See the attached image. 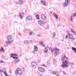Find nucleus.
Returning a JSON list of instances; mask_svg holds the SVG:
<instances>
[{"label": "nucleus", "instance_id": "f257e3e1", "mask_svg": "<svg viewBox=\"0 0 76 76\" xmlns=\"http://www.w3.org/2000/svg\"><path fill=\"white\" fill-rule=\"evenodd\" d=\"M13 37L11 35H9L7 36V41L6 42V44L7 45V44H10L13 42Z\"/></svg>", "mask_w": 76, "mask_h": 76}, {"label": "nucleus", "instance_id": "f03ea898", "mask_svg": "<svg viewBox=\"0 0 76 76\" xmlns=\"http://www.w3.org/2000/svg\"><path fill=\"white\" fill-rule=\"evenodd\" d=\"M49 50L52 52V53H54L55 56H57L59 54V50L57 48H54L53 50L52 48L50 47Z\"/></svg>", "mask_w": 76, "mask_h": 76}, {"label": "nucleus", "instance_id": "7ed1b4c3", "mask_svg": "<svg viewBox=\"0 0 76 76\" xmlns=\"http://www.w3.org/2000/svg\"><path fill=\"white\" fill-rule=\"evenodd\" d=\"M70 3V0H66L64 3L63 4V6L64 7L68 6Z\"/></svg>", "mask_w": 76, "mask_h": 76}, {"label": "nucleus", "instance_id": "20e7f679", "mask_svg": "<svg viewBox=\"0 0 76 76\" xmlns=\"http://www.w3.org/2000/svg\"><path fill=\"white\" fill-rule=\"evenodd\" d=\"M15 75H18L19 74V75H22V72L20 69L17 68L16 70L15 71Z\"/></svg>", "mask_w": 76, "mask_h": 76}, {"label": "nucleus", "instance_id": "39448f33", "mask_svg": "<svg viewBox=\"0 0 76 76\" xmlns=\"http://www.w3.org/2000/svg\"><path fill=\"white\" fill-rule=\"evenodd\" d=\"M38 23L41 26H43L45 24V21L40 20L38 21Z\"/></svg>", "mask_w": 76, "mask_h": 76}, {"label": "nucleus", "instance_id": "423d86ee", "mask_svg": "<svg viewBox=\"0 0 76 76\" xmlns=\"http://www.w3.org/2000/svg\"><path fill=\"white\" fill-rule=\"evenodd\" d=\"M68 63V61L67 60H65L62 63L63 64L61 65V66H62V67H67Z\"/></svg>", "mask_w": 76, "mask_h": 76}, {"label": "nucleus", "instance_id": "0eeeda50", "mask_svg": "<svg viewBox=\"0 0 76 76\" xmlns=\"http://www.w3.org/2000/svg\"><path fill=\"white\" fill-rule=\"evenodd\" d=\"M38 70L41 73H43L45 72V69L42 67H39L38 68Z\"/></svg>", "mask_w": 76, "mask_h": 76}, {"label": "nucleus", "instance_id": "6e6552de", "mask_svg": "<svg viewBox=\"0 0 76 76\" xmlns=\"http://www.w3.org/2000/svg\"><path fill=\"white\" fill-rule=\"evenodd\" d=\"M26 20L27 21H31L32 20V17L31 15H28L26 18Z\"/></svg>", "mask_w": 76, "mask_h": 76}, {"label": "nucleus", "instance_id": "1a4fd4ad", "mask_svg": "<svg viewBox=\"0 0 76 76\" xmlns=\"http://www.w3.org/2000/svg\"><path fill=\"white\" fill-rule=\"evenodd\" d=\"M23 3V1L22 0H18V1H17L16 2V4H20L21 5Z\"/></svg>", "mask_w": 76, "mask_h": 76}, {"label": "nucleus", "instance_id": "9d476101", "mask_svg": "<svg viewBox=\"0 0 76 76\" xmlns=\"http://www.w3.org/2000/svg\"><path fill=\"white\" fill-rule=\"evenodd\" d=\"M34 50L32 51V53L34 54H35V52H37L38 51V47L37 46H34Z\"/></svg>", "mask_w": 76, "mask_h": 76}, {"label": "nucleus", "instance_id": "9b49d317", "mask_svg": "<svg viewBox=\"0 0 76 76\" xmlns=\"http://www.w3.org/2000/svg\"><path fill=\"white\" fill-rule=\"evenodd\" d=\"M41 19L42 20H46V17L44 15V14H42L41 15Z\"/></svg>", "mask_w": 76, "mask_h": 76}, {"label": "nucleus", "instance_id": "f8f14e48", "mask_svg": "<svg viewBox=\"0 0 76 76\" xmlns=\"http://www.w3.org/2000/svg\"><path fill=\"white\" fill-rule=\"evenodd\" d=\"M31 64L32 65V66H36L37 65V63L32 62L31 63Z\"/></svg>", "mask_w": 76, "mask_h": 76}, {"label": "nucleus", "instance_id": "ddd939ff", "mask_svg": "<svg viewBox=\"0 0 76 76\" xmlns=\"http://www.w3.org/2000/svg\"><path fill=\"white\" fill-rule=\"evenodd\" d=\"M11 56H10L11 57H12L13 58V59H18V57H14L15 56V55L14 54H11Z\"/></svg>", "mask_w": 76, "mask_h": 76}, {"label": "nucleus", "instance_id": "4468645a", "mask_svg": "<svg viewBox=\"0 0 76 76\" xmlns=\"http://www.w3.org/2000/svg\"><path fill=\"white\" fill-rule=\"evenodd\" d=\"M53 16H54L56 20H57V19H58V16H57V15L56 13H53Z\"/></svg>", "mask_w": 76, "mask_h": 76}, {"label": "nucleus", "instance_id": "2eb2a0df", "mask_svg": "<svg viewBox=\"0 0 76 76\" xmlns=\"http://www.w3.org/2000/svg\"><path fill=\"white\" fill-rule=\"evenodd\" d=\"M40 2L42 3L43 5L44 6H46V4H47V2H46V1H41Z\"/></svg>", "mask_w": 76, "mask_h": 76}, {"label": "nucleus", "instance_id": "dca6fc26", "mask_svg": "<svg viewBox=\"0 0 76 76\" xmlns=\"http://www.w3.org/2000/svg\"><path fill=\"white\" fill-rule=\"evenodd\" d=\"M0 52H3V53L4 52V50L2 47H1L0 48Z\"/></svg>", "mask_w": 76, "mask_h": 76}, {"label": "nucleus", "instance_id": "f3484780", "mask_svg": "<svg viewBox=\"0 0 76 76\" xmlns=\"http://www.w3.org/2000/svg\"><path fill=\"white\" fill-rule=\"evenodd\" d=\"M66 58V59H68L67 58H66V56H65V55H64V56H63L62 57L61 60L62 61H64V60L65 58Z\"/></svg>", "mask_w": 76, "mask_h": 76}, {"label": "nucleus", "instance_id": "a211bd4d", "mask_svg": "<svg viewBox=\"0 0 76 76\" xmlns=\"http://www.w3.org/2000/svg\"><path fill=\"white\" fill-rule=\"evenodd\" d=\"M15 60H14V63H18L19 61V59H14Z\"/></svg>", "mask_w": 76, "mask_h": 76}, {"label": "nucleus", "instance_id": "6ab92c4d", "mask_svg": "<svg viewBox=\"0 0 76 76\" xmlns=\"http://www.w3.org/2000/svg\"><path fill=\"white\" fill-rule=\"evenodd\" d=\"M36 19H39V15H36Z\"/></svg>", "mask_w": 76, "mask_h": 76}, {"label": "nucleus", "instance_id": "aec40b11", "mask_svg": "<svg viewBox=\"0 0 76 76\" xmlns=\"http://www.w3.org/2000/svg\"><path fill=\"white\" fill-rule=\"evenodd\" d=\"M73 37V35L72 34L69 36V39H71Z\"/></svg>", "mask_w": 76, "mask_h": 76}, {"label": "nucleus", "instance_id": "412c9836", "mask_svg": "<svg viewBox=\"0 0 76 76\" xmlns=\"http://www.w3.org/2000/svg\"><path fill=\"white\" fill-rule=\"evenodd\" d=\"M47 64L48 66H50V61H48L47 62Z\"/></svg>", "mask_w": 76, "mask_h": 76}, {"label": "nucleus", "instance_id": "4be33fe9", "mask_svg": "<svg viewBox=\"0 0 76 76\" xmlns=\"http://www.w3.org/2000/svg\"><path fill=\"white\" fill-rule=\"evenodd\" d=\"M72 50H74V51H75V53H76V48L72 47Z\"/></svg>", "mask_w": 76, "mask_h": 76}, {"label": "nucleus", "instance_id": "5701e85b", "mask_svg": "<svg viewBox=\"0 0 76 76\" xmlns=\"http://www.w3.org/2000/svg\"><path fill=\"white\" fill-rule=\"evenodd\" d=\"M53 38H55L56 37V33L55 32H53Z\"/></svg>", "mask_w": 76, "mask_h": 76}, {"label": "nucleus", "instance_id": "b1692460", "mask_svg": "<svg viewBox=\"0 0 76 76\" xmlns=\"http://www.w3.org/2000/svg\"><path fill=\"white\" fill-rule=\"evenodd\" d=\"M19 17H20V19H22V18H23V16L21 15V13H20V15H19Z\"/></svg>", "mask_w": 76, "mask_h": 76}, {"label": "nucleus", "instance_id": "393cba45", "mask_svg": "<svg viewBox=\"0 0 76 76\" xmlns=\"http://www.w3.org/2000/svg\"><path fill=\"white\" fill-rule=\"evenodd\" d=\"M33 33V31H30V32H29V34L30 35H32Z\"/></svg>", "mask_w": 76, "mask_h": 76}, {"label": "nucleus", "instance_id": "a878e982", "mask_svg": "<svg viewBox=\"0 0 76 76\" xmlns=\"http://www.w3.org/2000/svg\"><path fill=\"white\" fill-rule=\"evenodd\" d=\"M24 43L25 44H28V41L26 40L24 42Z\"/></svg>", "mask_w": 76, "mask_h": 76}, {"label": "nucleus", "instance_id": "bb28decb", "mask_svg": "<svg viewBox=\"0 0 76 76\" xmlns=\"http://www.w3.org/2000/svg\"><path fill=\"white\" fill-rule=\"evenodd\" d=\"M5 63V62L3 61L2 60L0 61V63Z\"/></svg>", "mask_w": 76, "mask_h": 76}, {"label": "nucleus", "instance_id": "cd10ccee", "mask_svg": "<svg viewBox=\"0 0 76 76\" xmlns=\"http://www.w3.org/2000/svg\"><path fill=\"white\" fill-rule=\"evenodd\" d=\"M71 32H72V33L74 32H75V31H74L73 29L72 28H71Z\"/></svg>", "mask_w": 76, "mask_h": 76}, {"label": "nucleus", "instance_id": "c85d7f7f", "mask_svg": "<svg viewBox=\"0 0 76 76\" xmlns=\"http://www.w3.org/2000/svg\"><path fill=\"white\" fill-rule=\"evenodd\" d=\"M48 50V47H46L45 48V50L46 51H47Z\"/></svg>", "mask_w": 76, "mask_h": 76}, {"label": "nucleus", "instance_id": "c756f323", "mask_svg": "<svg viewBox=\"0 0 76 76\" xmlns=\"http://www.w3.org/2000/svg\"><path fill=\"white\" fill-rule=\"evenodd\" d=\"M76 13H75V14H74L73 15V16L74 17H76Z\"/></svg>", "mask_w": 76, "mask_h": 76}, {"label": "nucleus", "instance_id": "7c9ffc66", "mask_svg": "<svg viewBox=\"0 0 76 76\" xmlns=\"http://www.w3.org/2000/svg\"><path fill=\"white\" fill-rule=\"evenodd\" d=\"M69 34H67V35L66 36V37H65V39H67V38L68 37V36H69Z\"/></svg>", "mask_w": 76, "mask_h": 76}, {"label": "nucleus", "instance_id": "2f4dec72", "mask_svg": "<svg viewBox=\"0 0 76 76\" xmlns=\"http://www.w3.org/2000/svg\"><path fill=\"white\" fill-rule=\"evenodd\" d=\"M14 54V56L15 57H18V54Z\"/></svg>", "mask_w": 76, "mask_h": 76}, {"label": "nucleus", "instance_id": "473e14b6", "mask_svg": "<svg viewBox=\"0 0 76 76\" xmlns=\"http://www.w3.org/2000/svg\"><path fill=\"white\" fill-rule=\"evenodd\" d=\"M52 73H53V75H56V73L54 71L52 72Z\"/></svg>", "mask_w": 76, "mask_h": 76}, {"label": "nucleus", "instance_id": "72a5a7b5", "mask_svg": "<svg viewBox=\"0 0 76 76\" xmlns=\"http://www.w3.org/2000/svg\"><path fill=\"white\" fill-rule=\"evenodd\" d=\"M71 21H72V22L73 21V18H72V16L71 17Z\"/></svg>", "mask_w": 76, "mask_h": 76}, {"label": "nucleus", "instance_id": "f704fd0d", "mask_svg": "<svg viewBox=\"0 0 76 76\" xmlns=\"http://www.w3.org/2000/svg\"><path fill=\"white\" fill-rule=\"evenodd\" d=\"M22 70L23 71V72H25V68H23Z\"/></svg>", "mask_w": 76, "mask_h": 76}, {"label": "nucleus", "instance_id": "c9c22d12", "mask_svg": "<svg viewBox=\"0 0 76 76\" xmlns=\"http://www.w3.org/2000/svg\"><path fill=\"white\" fill-rule=\"evenodd\" d=\"M5 58V56H3L2 57V59H4Z\"/></svg>", "mask_w": 76, "mask_h": 76}, {"label": "nucleus", "instance_id": "e433bc0d", "mask_svg": "<svg viewBox=\"0 0 76 76\" xmlns=\"http://www.w3.org/2000/svg\"><path fill=\"white\" fill-rule=\"evenodd\" d=\"M37 37H41V36L40 34H38L37 35Z\"/></svg>", "mask_w": 76, "mask_h": 76}, {"label": "nucleus", "instance_id": "4c0bfd02", "mask_svg": "<svg viewBox=\"0 0 76 76\" xmlns=\"http://www.w3.org/2000/svg\"><path fill=\"white\" fill-rule=\"evenodd\" d=\"M59 74V72H57L56 73V75H58Z\"/></svg>", "mask_w": 76, "mask_h": 76}, {"label": "nucleus", "instance_id": "58836bf2", "mask_svg": "<svg viewBox=\"0 0 76 76\" xmlns=\"http://www.w3.org/2000/svg\"><path fill=\"white\" fill-rule=\"evenodd\" d=\"M74 46H75V47H76V43L74 42Z\"/></svg>", "mask_w": 76, "mask_h": 76}, {"label": "nucleus", "instance_id": "ea45409f", "mask_svg": "<svg viewBox=\"0 0 76 76\" xmlns=\"http://www.w3.org/2000/svg\"><path fill=\"white\" fill-rule=\"evenodd\" d=\"M39 43L40 45L43 44V42H39Z\"/></svg>", "mask_w": 76, "mask_h": 76}, {"label": "nucleus", "instance_id": "a19ab883", "mask_svg": "<svg viewBox=\"0 0 76 76\" xmlns=\"http://www.w3.org/2000/svg\"><path fill=\"white\" fill-rule=\"evenodd\" d=\"M63 73L64 75H67V74H66V73L64 71L63 72Z\"/></svg>", "mask_w": 76, "mask_h": 76}, {"label": "nucleus", "instance_id": "79ce46f5", "mask_svg": "<svg viewBox=\"0 0 76 76\" xmlns=\"http://www.w3.org/2000/svg\"><path fill=\"white\" fill-rule=\"evenodd\" d=\"M30 43H31V44H33V42H32V40H31L30 41Z\"/></svg>", "mask_w": 76, "mask_h": 76}, {"label": "nucleus", "instance_id": "37998d69", "mask_svg": "<svg viewBox=\"0 0 76 76\" xmlns=\"http://www.w3.org/2000/svg\"><path fill=\"white\" fill-rule=\"evenodd\" d=\"M43 66V67H45V66L44 64L41 65V66Z\"/></svg>", "mask_w": 76, "mask_h": 76}, {"label": "nucleus", "instance_id": "c03bdc74", "mask_svg": "<svg viewBox=\"0 0 76 76\" xmlns=\"http://www.w3.org/2000/svg\"><path fill=\"white\" fill-rule=\"evenodd\" d=\"M75 38H73L72 39V41H74V40H75Z\"/></svg>", "mask_w": 76, "mask_h": 76}, {"label": "nucleus", "instance_id": "a18cd8bd", "mask_svg": "<svg viewBox=\"0 0 76 76\" xmlns=\"http://www.w3.org/2000/svg\"><path fill=\"white\" fill-rule=\"evenodd\" d=\"M21 14L22 15H25V13H24V12H22Z\"/></svg>", "mask_w": 76, "mask_h": 76}, {"label": "nucleus", "instance_id": "49530a36", "mask_svg": "<svg viewBox=\"0 0 76 76\" xmlns=\"http://www.w3.org/2000/svg\"><path fill=\"white\" fill-rule=\"evenodd\" d=\"M0 76H2V73L1 72H0Z\"/></svg>", "mask_w": 76, "mask_h": 76}, {"label": "nucleus", "instance_id": "de8ad7c7", "mask_svg": "<svg viewBox=\"0 0 76 76\" xmlns=\"http://www.w3.org/2000/svg\"><path fill=\"white\" fill-rule=\"evenodd\" d=\"M73 34H75V35H76V32H75V31H74V32H73Z\"/></svg>", "mask_w": 76, "mask_h": 76}, {"label": "nucleus", "instance_id": "09e8293b", "mask_svg": "<svg viewBox=\"0 0 76 76\" xmlns=\"http://www.w3.org/2000/svg\"><path fill=\"white\" fill-rule=\"evenodd\" d=\"M69 64H73V63H69Z\"/></svg>", "mask_w": 76, "mask_h": 76}, {"label": "nucleus", "instance_id": "8fccbe9b", "mask_svg": "<svg viewBox=\"0 0 76 76\" xmlns=\"http://www.w3.org/2000/svg\"><path fill=\"white\" fill-rule=\"evenodd\" d=\"M9 73H10V74H12V72L10 71H9Z\"/></svg>", "mask_w": 76, "mask_h": 76}, {"label": "nucleus", "instance_id": "3c124183", "mask_svg": "<svg viewBox=\"0 0 76 76\" xmlns=\"http://www.w3.org/2000/svg\"><path fill=\"white\" fill-rule=\"evenodd\" d=\"M26 61H28V58H26Z\"/></svg>", "mask_w": 76, "mask_h": 76}, {"label": "nucleus", "instance_id": "603ef678", "mask_svg": "<svg viewBox=\"0 0 76 76\" xmlns=\"http://www.w3.org/2000/svg\"><path fill=\"white\" fill-rule=\"evenodd\" d=\"M75 73H76V72L74 71V72H73V73L74 74H75V75H76Z\"/></svg>", "mask_w": 76, "mask_h": 76}, {"label": "nucleus", "instance_id": "864d4df0", "mask_svg": "<svg viewBox=\"0 0 76 76\" xmlns=\"http://www.w3.org/2000/svg\"><path fill=\"white\" fill-rule=\"evenodd\" d=\"M4 74H5V75H6V74H7V73H6V72H4Z\"/></svg>", "mask_w": 76, "mask_h": 76}, {"label": "nucleus", "instance_id": "5fc2aeb1", "mask_svg": "<svg viewBox=\"0 0 76 76\" xmlns=\"http://www.w3.org/2000/svg\"><path fill=\"white\" fill-rule=\"evenodd\" d=\"M47 50H46V51H44V53H47Z\"/></svg>", "mask_w": 76, "mask_h": 76}, {"label": "nucleus", "instance_id": "6e6d98bb", "mask_svg": "<svg viewBox=\"0 0 76 76\" xmlns=\"http://www.w3.org/2000/svg\"><path fill=\"white\" fill-rule=\"evenodd\" d=\"M69 31H67V35H69Z\"/></svg>", "mask_w": 76, "mask_h": 76}, {"label": "nucleus", "instance_id": "4d7b16f0", "mask_svg": "<svg viewBox=\"0 0 76 76\" xmlns=\"http://www.w3.org/2000/svg\"><path fill=\"white\" fill-rule=\"evenodd\" d=\"M4 47H6V45H5L4 46Z\"/></svg>", "mask_w": 76, "mask_h": 76}, {"label": "nucleus", "instance_id": "13d9d810", "mask_svg": "<svg viewBox=\"0 0 76 76\" xmlns=\"http://www.w3.org/2000/svg\"><path fill=\"white\" fill-rule=\"evenodd\" d=\"M5 76H9V75H7V74H5Z\"/></svg>", "mask_w": 76, "mask_h": 76}, {"label": "nucleus", "instance_id": "bf43d9fd", "mask_svg": "<svg viewBox=\"0 0 76 76\" xmlns=\"http://www.w3.org/2000/svg\"><path fill=\"white\" fill-rule=\"evenodd\" d=\"M57 44H58V45H60V43H58Z\"/></svg>", "mask_w": 76, "mask_h": 76}, {"label": "nucleus", "instance_id": "052dcab7", "mask_svg": "<svg viewBox=\"0 0 76 76\" xmlns=\"http://www.w3.org/2000/svg\"><path fill=\"white\" fill-rule=\"evenodd\" d=\"M67 48L68 50H69V48L68 47V48Z\"/></svg>", "mask_w": 76, "mask_h": 76}, {"label": "nucleus", "instance_id": "680f3d73", "mask_svg": "<svg viewBox=\"0 0 76 76\" xmlns=\"http://www.w3.org/2000/svg\"><path fill=\"white\" fill-rule=\"evenodd\" d=\"M0 72H2V71L1 70H0Z\"/></svg>", "mask_w": 76, "mask_h": 76}, {"label": "nucleus", "instance_id": "e2e57ef3", "mask_svg": "<svg viewBox=\"0 0 76 76\" xmlns=\"http://www.w3.org/2000/svg\"><path fill=\"white\" fill-rule=\"evenodd\" d=\"M57 25H58V26H59V25L58 24Z\"/></svg>", "mask_w": 76, "mask_h": 76}, {"label": "nucleus", "instance_id": "0e129e2a", "mask_svg": "<svg viewBox=\"0 0 76 76\" xmlns=\"http://www.w3.org/2000/svg\"><path fill=\"white\" fill-rule=\"evenodd\" d=\"M51 14H52V12H50Z\"/></svg>", "mask_w": 76, "mask_h": 76}, {"label": "nucleus", "instance_id": "69168bd1", "mask_svg": "<svg viewBox=\"0 0 76 76\" xmlns=\"http://www.w3.org/2000/svg\"><path fill=\"white\" fill-rule=\"evenodd\" d=\"M75 7H76V5L75 6Z\"/></svg>", "mask_w": 76, "mask_h": 76}, {"label": "nucleus", "instance_id": "338daca9", "mask_svg": "<svg viewBox=\"0 0 76 76\" xmlns=\"http://www.w3.org/2000/svg\"><path fill=\"white\" fill-rule=\"evenodd\" d=\"M43 47H44L45 46V45H43Z\"/></svg>", "mask_w": 76, "mask_h": 76}, {"label": "nucleus", "instance_id": "774afa93", "mask_svg": "<svg viewBox=\"0 0 76 76\" xmlns=\"http://www.w3.org/2000/svg\"><path fill=\"white\" fill-rule=\"evenodd\" d=\"M15 22L16 23H17V22H16V21H15Z\"/></svg>", "mask_w": 76, "mask_h": 76}]
</instances>
